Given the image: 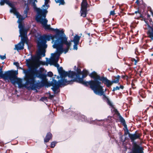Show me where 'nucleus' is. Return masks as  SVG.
Listing matches in <instances>:
<instances>
[{"label":"nucleus","mask_w":153,"mask_h":153,"mask_svg":"<svg viewBox=\"0 0 153 153\" xmlns=\"http://www.w3.org/2000/svg\"><path fill=\"white\" fill-rule=\"evenodd\" d=\"M56 143L54 142H52L51 144V148H54L55 145Z\"/></svg>","instance_id":"nucleus-31"},{"label":"nucleus","mask_w":153,"mask_h":153,"mask_svg":"<svg viewBox=\"0 0 153 153\" xmlns=\"http://www.w3.org/2000/svg\"><path fill=\"white\" fill-rule=\"evenodd\" d=\"M74 49L77 50V46L78 44L74 43Z\"/></svg>","instance_id":"nucleus-33"},{"label":"nucleus","mask_w":153,"mask_h":153,"mask_svg":"<svg viewBox=\"0 0 153 153\" xmlns=\"http://www.w3.org/2000/svg\"><path fill=\"white\" fill-rule=\"evenodd\" d=\"M120 89V87H119L117 86L116 87L114 88L113 90H112L113 91H115L117 90H119Z\"/></svg>","instance_id":"nucleus-32"},{"label":"nucleus","mask_w":153,"mask_h":153,"mask_svg":"<svg viewBox=\"0 0 153 153\" xmlns=\"http://www.w3.org/2000/svg\"><path fill=\"white\" fill-rule=\"evenodd\" d=\"M120 121L123 123L125 127H126V124L125 121L124 119L121 116L119 117Z\"/></svg>","instance_id":"nucleus-24"},{"label":"nucleus","mask_w":153,"mask_h":153,"mask_svg":"<svg viewBox=\"0 0 153 153\" xmlns=\"http://www.w3.org/2000/svg\"><path fill=\"white\" fill-rule=\"evenodd\" d=\"M90 33L88 34V35H90Z\"/></svg>","instance_id":"nucleus-43"},{"label":"nucleus","mask_w":153,"mask_h":153,"mask_svg":"<svg viewBox=\"0 0 153 153\" xmlns=\"http://www.w3.org/2000/svg\"><path fill=\"white\" fill-rule=\"evenodd\" d=\"M14 64L17 67L19 66V63L17 62H15L14 63Z\"/></svg>","instance_id":"nucleus-37"},{"label":"nucleus","mask_w":153,"mask_h":153,"mask_svg":"<svg viewBox=\"0 0 153 153\" xmlns=\"http://www.w3.org/2000/svg\"><path fill=\"white\" fill-rule=\"evenodd\" d=\"M0 58L1 59L4 60V59H6V57L5 55H3V56H1V55H0Z\"/></svg>","instance_id":"nucleus-35"},{"label":"nucleus","mask_w":153,"mask_h":153,"mask_svg":"<svg viewBox=\"0 0 153 153\" xmlns=\"http://www.w3.org/2000/svg\"><path fill=\"white\" fill-rule=\"evenodd\" d=\"M47 75L48 76L52 77L53 74L52 72L50 71L48 73Z\"/></svg>","instance_id":"nucleus-28"},{"label":"nucleus","mask_w":153,"mask_h":153,"mask_svg":"<svg viewBox=\"0 0 153 153\" xmlns=\"http://www.w3.org/2000/svg\"><path fill=\"white\" fill-rule=\"evenodd\" d=\"M76 81L79 83L85 85H90V87L92 90L97 82L96 81H89V82L84 81L82 78L77 77L76 79Z\"/></svg>","instance_id":"nucleus-8"},{"label":"nucleus","mask_w":153,"mask_h":153,"mask_svg":"<svg viewBox=\"0 0 153 153\" xmlns=\"http://www.w3.org/2000/svg\"><path fill=\"white\" fill-rule=\"evenodd\" d=\"M140 2V1H139V0H137V1H136L135 3L137 4L138 5Z\"/></svg>","instance_id":"nucleus-39"},{"label":"nucleus","mask_w":153,"mask_h":153,"mask_svg":"<svg viewBox=\"0 0 153 153\" xmlns=\"http://www.w3.org/2000/svg\"><path fill=\"white\" fill-rule=\"evenodd\" d=\"M140 134H129V137L131 140V142H133L136 139L139 138L140 137Z\"/></svg>","instance_id":"nucleus-14"},{"label":"nucleus","mask_w":153,"mask_h":153,"mask_svg":"<svg viewBox=\"0 0 153 153\" xmlns=\"http://www.w3.org/2000/svg\"><path fill=\"white\" fill-rule=\"evenodd\" d=\"M126 127V129L125 130L124 134L125 135H127V134H130V133H129L128 130V129L127 128V127Z\"/></svg>","instance_id":"nucleus-30"},{"label":"nucleus","mask_w":153,"mask_h":153,"mask_svg":"<svg viewBox=\"0 0 153 153\" xmlns=\"http://www.w3.org/2000/svg\"><path fill=\"white\" fill-rule=\"evenodd\" d=\"M53 95H51V94H50V95H49V98L51 99H52V98H53Z\"/></svg>","instance_id":"nucleus-40"},{"label":"nucleus","mask_w":153,"mask_h":153,"mask_svg":"<svg viewBox=\"0 0 153 153\" xmlns=\"http://www.w3.org/2000/svg\"><path fill=\"white\" fill-rule=\"evenodd\" d=\"M57 3H59V4H63L64 3V0H55Z\"/></svg>","instance_id":"nucleus-25"},{"label":"nucleus","mask_w":153,"mask_h":153,"mask_svg":"<svg viewBox=\"0 0 153 153\" xmlns=\"http://www.w3.org/2000/svg\"><path fill=\"white\" fill-rule=\"evenodd\" d=\"M135 13L137 14L138 17H141V15L139 11H136L135 12Z\"/></svg>","instance_id":"nucleus-29"},{"label":"nucleus","mask_w":153,"mask_h":153,"mask_svg":"<svg viewBox=\"0 0 153 153\" xmlns=\"http://www.w3.org/2000/svg\"><path fill=\"white\" fill-rule=\"evenodd\" d=\"M47 100V98L46 97H42L39 100L42 101H46Z\"/></svg>","instance_id":"nucleus-26"},{"label":"nucleus","mask_w":153,"mask_h":153,"mask_svg":"<svg viewBox=\"0 0 153 153\" xmlns=\"http://www.w3.org/2000/svg\"><path fill=\"white\" fill-rule=\"evenodd\" d=\"M10 12L11 13H13L16 16L17 18H20L21 15L18 12L15 8L12 7L10 10Z\"/></svg>","instance_id":"nucleus-17"},{"label":"nucleus","mask_w":153,"mask_h":153,"mask_svg":"<svg viewBox=\"0 0 153 153\" xmlns=\"http://www.w3.org/2000/svg\"><path fill=\"white\" fill-rule=\"evenodd\" d=\"M57 78H58V79L59 78V76H57Z\"/></svg>","instance_id":"nucleus-42"},{"label":"nucleus","mask_w":153,"mask_h":153,"mask_svg":"<svg viewBox=\"0 0 153 153\" xmlns=\"http://www.w3.org/2000/svg\"><path fill=\"white\" fill-rule=\"evenodd\" d=\"M36 71L35 70H24V73L26 75V82L25 84H22V80L21 79H17L16 81L15 79L13 81L15 82L18 85V87L20 88L25 87L28 89H35L37 87L38 83H35L33 75L35 74Z\"/></svg>","instance_id":"nucleus-4"},{"label":"nucleus","mask_w":153,"mask_h":153,"mask_svg":"<svg viewBox=\"0 0 153 153\" xmlns=\"http://www.w3.org/2000/svg\"><path fill=\"white\" fill-rule=\"evenodd\" d=\"M15 72L12 71H8L3 73L2 68L0 67V78H2L5 80L9 81L10 80L12 84H15V82L13 80L15 79Z\"/></svg>","instance_id":"nucleus-5"},{"label":"nucleus","mask_w":153,"mask_h":153,"mask_svg":"<svg viewBox=\"0 0 153 153\" xmlns=\"http://www.w3.org/2000/svg\"><path fill=\"white\" fill-rule=\"evenodd\" d=\"M5 3L8 4L10 7H12V4L9 1L7 0H5Z\"/></svg>","instance_id":"nucleus-27"},{"label":"nucleus","mask_w":153,"mask_h":153,"mask_svg":"<svg viewBox=\"0 0 153 153\" xmlns=\"http://www.w3.org/2000/svg\"><path fill=\"white\" fill-rule=\"evenodd\" d=\"M5 0H1V1L0 2V4L1 5H4V3H5Z\"/></svg>","instance_id":"nucleus-34"},{"label":"nucleus","mask_w":153,"mask_h":153,"mask_svg":"<svg viewBox=\"0 0 153 153\" xmlns=\"http://www.w3.org/2000/svg\"><path fill=\"white\" fill-rule=\"evenodd\" d=\"M29 10V7H28V6H27L24 11V14L23 15V16H22L21 15V17H20V18H24L25 19V18L27 17V14Z\"/></svg>","instance_id":"nucleus-22"},{"label":"nucleus","mask_w":153,"mask_h":153,"mask_svg":"<svg viewBox=\"0 0 153 153\" xmlns=\"http://www.w3.org/2000/svg\"><path fill=\"white\" fill-rule=\"evenodd\" d=\"M26 62L28 67L30 68L29 70H35L36 71V73L33 75L34 83L38 84L37 87L36 88V89L39 88L44 85L48 86H52V81L51 84L47 81L46 75L40 73L39 71L37 70L41 65H44L43 62L40 61L38 58L36 56H31V59H27Z\"/></svg>","instance_id":"nucleus-3"},{"label":"nucleus","mask_w":153,"mask_h":153,"mask_svg":"<svg viewBox=\"0 0 153 153\" xmlns=\"http://www.w3.org/2000/svg\"><path fill=\"white\" fill-rule=\"evenodd\" d=\"M115 12L114 10L111 11L110 12V15H111L114 16L115 15Z\"/></svg>","instance_id":"nucleus-36"},{"label":"nucleus","mask_w":153,"mask_h":153,"mask_svg":"<svg viewBox=\"0 0 153 153\" xmlns=\"http://www.w3.org/2000/svg\"><path fill=\"white\" fill-rule=\"evenodd\" d=\"M30 1H31V2H33V6H34V8L35 10L36 11V12H37V10H37V8H37V7H35V6H36V4H35V5H34L33 4V2H34V0L33 1H31V0H30ZM36 1H37L36 0ZM45 4L43 6V7H45V6H46V7H47V9H48V7H49V5L48 4V2L50 1V0H45ZM35 2H36V1H35L34 2V3H35ZM37 2V1L36 2ZM39 9H40V8H39ZM41 10H46V8L45 9H41ZM47 11V10H46ZM37 14H36V16Z\"/></svg>","instance_id":"nucleus-13"},{"label":"nucleus","mask_w":153,"mask_h":153,"mask_svg":"<svg viewBox=\"0 0 153 153\" xmlns=\"http://www.w3.org/2000/svg\"><path fill=\"white\" fill-rule=\"evenodd\" d=\"M24 19V18H19L17 22L19 23V27L20 29L19 32L20 35L19 36L24 37V38L22 39V40L23 41H25L26 38L27 37V31L24 28L23 26L22 23V21Z\"/></svg>","instance_id":"nucleus-7"},{"label":"nucleus","mask_w":153,"mask_h":153,"mask_svg":"<svg viewBox=\"0 0 153 153\" xmlns=\"http://www.w3.org/2000/svg\"><path fill=\"white\" fill-rule=\"evenodd\" d=\"M52 137V134L50 133H47L46 137L44 139V142H48L50 140Z\"/></svg>","instance_id":"nucleus-19"},{"label":"nucleus","mask_w":153,"mask_h":153,"mask_svg":"<svg viewBox=\"0 0 153 153\" xmlns=\"http://www.w3.org/2000/svg\"><path fill=\"white\" fill-rule=\"evenodd\" d=\"M148 37L153 40V29L149 30L147 33Z\"/></svg>","instance_id":"nucleus-20"},{"label":"nucleus","mask_w":153,"mask_h":153,"mask_svg":"<svg viewBox=\"0 0 153 153\" xmlns=\"http://www.w3.org/2000/svg\"><path fill=\"white\" fill-rule=\"evenodd\" d=\"M88 74V72L87 71H86L85 73V74L84 75H83L82 77H85L87 76V75Z\"/></svg>","instance_id":"nucleus-38"},{"label":"nucleus","mask_w":153,"mask_h":153,"mask_svg":"<svg viewBox=\"0 0 153 153\" xmlns=\"http://www.w3.org/2000/svg\"><path fill=\"white\" fill-rule=\"evenodd\" d=\"M88 3L86 0H83L81 4V9H87V8Z\"/></svg>","instance_id":"nucleus-18"},{"label":"nucleus","mask_w":153,"mask_h":153,"mask_svg":"<svg viewBox=\"0 0 153 153\" xmlns=\"http://www.w3.org/2000/svg\"><path fill=\"white\" fill-rule=\"evenodd\" d=\"M36 10L37 12V15L35 17V19L37 22L40 23L45 28V30H51L55 31L57 33L61 34V36L58 38H57L56 35L51 36L49 35H45L43 36L40 37V42H38L37 45L39 48H42L45 46H47L46 44V41H50L52 39V43H55L56 41L59 39L61 36L65 35L64 32L62 30H59L58 29H54L50 27V25H47V23L48 21L46 18V15L48 11L46 10H42L40 9L37 8ZM55 43H54V44Z\"/></svg>","instance_id":"nucleus-2"},{"label":"nucleus","mask_w":153,"mask_h":153,"mask_svg":"<svg viewBox=\"0 0 153 153\" xmlns=\"http://www.w3.org/2000/svg\"><path fill=\"white\" fill-rule=\"evenodd\" d=\"M100 81H102L108 87H109L113 84L112 81H110L108 80L106 77H101Z\"/></svg>","instance_id":"nucleus-11"},{"label":"nucleus","mask_w":153,"mask_h":153,"mask_svg":"<svg viewBox=\"0 0 153 153\" xmlns=\"http://www.w3.org/2000/svg\"><path fill=\"white\" fill-rule=\"evenodd\" d=\"M101 82H97L92 90L96 94L100 96L102 95L103 100H108V98L105 96L102 87L101 85Z\"/></svg>","instance_id":"nucleus-6"},{"label":"nucleus","mask_w":153,"mask_h":153,"mask_svg":"<svg viewBox=\"0 0 153 153\" xmlns=\"http://www.w3.org/2000/svg\"><path fill=\"white\" fill-rule=\"evenodd\" d=\"M67 39L65 35L61 36L55 42V44L53 45V48H56L57 52L56 53H52V58L50 60V64L54 65L56 67L58 72L61 77V79L58 82L54 79H53L51 84L53 87L52 89L55 94L57 93L59 87L65 86L69 84H71L74 81L71 80H67L65 78L68 76L69 77H74L76 74L75 72L71 71L68 72H65L63 70L62 67H59V65L57 63L59 57L63 51L66 53L70 48L71 43L67 41Z\"/></svg>","instance_id":"nucleus-1"},{"label":"nucleus","mask_w":153,"mask_h":153,"mask_svg":"<svg viewBox=\"0 0 153 153\" xmlns=\"http://www.w3.org/2000/svg\"><path fill=\"white\" fill-rule=\"evenodd\" d=\"M81 16L85 17L86 16L87 10V9H81L80 10Z\"/></svg>","instance_id":"nucleus-21"},{"label":"nucleus","mask_w":153,"mask_h":153,"mask_svg":"<svg viewBox=\"0 0 153 153\" xmlns=\"http://www.w3.org/2000/svg\"><path fill=\"white\" fill-rule=\"evenodd\" d=\"M120 77V76L119 75H118L117 76L114 77V78L115 79L112 81V83H118Z\"/></svg>","instance_id":"nucleus-23"},{"label":"nucleus","mask_w":153,"mask_h":153,"mask_svg":"<svg viewBox=\"0 0 153 153\" xmlns=\"http://www.w3.org/2000/svg\"><path fill=\"white\" fill-rule=\"evenodd\" d=\"M89 76L91 78L94 79V80H92L91 81H96L97 82H101L99 81V80H100L101 77L97 75L95 72H93L89 75Z\"/></svg>","instance_id":"nucleus-12"},{"label":"nucleus","mask_w":153,"mask_h":153,"mask_svg":"<svg viewBox=\"0 0 153 153\" xmlns=\"http://www.w3.org/2000/svg\"><path fill=\"white\" fill-rule=\"evenodd\" d=\"M119 87H120V88H121V89H123L124 88V87L123 86L121 85H120V86Z\"/></svg>","instance_id":"nucleus-41"},{"label":"nucleus","mask_w":153,"mask_h":153,"mask_svg":"<svg viewBox=\"0 0 153 153\" xmlns=\"http://www.w3.org/2000/svg\"><path fill=\"white\" fill-rule=\"evenodd\" d=\"M65 36L66 35H65ZM67 39H68V38L66 37ZM80 39V37L78 36L77 35H76L74 37V38L73 40H71V41H68V39H67V41L68 42H70L71 43V45L70 46H71V42H74V43H77L78 44L79 43V40Z\"/></svg>","instance_id":"nucleus-15"},{"label":"nucleus","mask_w":153,"mask_h":153,"mask_svg":"<svg viewBox=\"0 0 153 153\" xmlns=\"http://www.w3.org/2000/svg\"><path fill=\"white\" fill-rule=\"evenodd\" d=\"M21 37V41L17 45H15V48H14V50H17L18 51L23 50L24 48V43L26 42L27 43V37L26 38L25 41H23L22 40V39L24 38V37Z\"/></svg>","instance_id":"nucleus-10"},{"label":"nucleus","mask_w":153,"mask_h":153,"mask_svg":"<svg viewBox=\"0 0 153 153\" xmlns=\"http://www.w3.org/2000/svg\"><path fill=\"white\" fill-rule=\"evenodd\" d=\"M39 48V51L38 52V54L39 56L42 55V56H45V48H47V46H45L44 47L42 48H39V46L38 45Z\"/></svg>","instance_id":"nucleus-16"},{"label":"nucleus","mask_w":153,"mask_h":153,"mask_svg":"<svg viewBox=\"0 0 153 153\" xmlns=\"http://www.w3.org/2000/svg\"><path fill=\"white\" fill-rule=\"evenodd\" d=\"M144 149L141 146L134 143L132 149V153H143Z\"/></svg>","instance_id":"nucleus-9"}]
</instances>
